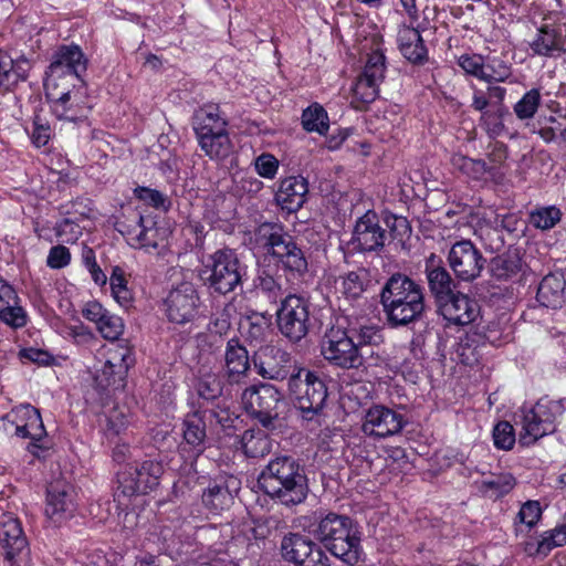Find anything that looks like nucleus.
Returning <instances> with one entry per match:
<instances>
[{
    "label": "nucleus",
    "instance_id": "obj_33",
    "mask_svg": "<svg viewBox=\"0 0 566 566\" xmlns=\"http://www.w3.org/2000/svg\"><path fill=\"white\" fill-rule=\"evenodd\" d=\"M522 270V259L517 250L507 251L491 259L490 272L497 280H509Z\"/></svg>",
    "mask_w": 566,
    "mask_h": 566
},
{
    "label": "nucleus",
    "instance_id": "obj_44",
    "mask_svg": "<svg viewBox=\"0 0 566 566\" xmlns=\"http://www.w3.org/2000/svg\"><path fill=\"white\" fill-rule=\"evenodd\" d=\"M129 424L128 410L125 407H113L106 415L105 434L108 439L119 437Z\"/></svg>",
    "mask_w": 566,
    "mask_h": 566
},
{
    "label": "nucleus",
    "instance_id": "obj_58",
    "mask_svg": "<svg viewBox=\"0 0 566 566\" xmlns=\"http://www.w3.org/2000/svg\"><path fill=\"white\" fill-rule=\"evenodd\" d=\"M277 168L279 160L271 154H262L255 159V170L263 178H274Z\"/></svg>",
    "mask_w": 566,
    "mask_h": 566
},
{
    "label": "nucleus",
    "instance_id": "obj_5",
    "mask_svg": "<svg viewBox=\"0 0 566 566\" xmlns=\"http://www.w3.org/2000/svg\"><path fill=\"white\" fill-rule=\"evenodd\" d=\"M247 266L237 252L222 248L202 260L200 279L211 294L227 295L242 285Z\"/></svg>",
    "mask_w": 566,
    "mask_h": 566
},
{
    "label": "nucleus",
    "instance_id": "obj_20",
    "mask_svg": "<svg viewBox=\"0 0 566 566\" xmlns=\"http://www.w3.org/2000/svg\"><path fill=\"white\" fill-rule=\"evenodd\" d=\"M63 83L45 82L46 97L52 103V109L60 119L76 120L85 117L83 93L80 90H63Z\"/></svg>",
    "mask_w": 566,
    "mask_h": 566
},
{
    "label": "nucleus",
    "instance_id": "obj_13",
    "mask_svg": "<svg viewBox=\"0 0 566 566\" xmlns=\"http://www.w3.org/2000/svg\"><path fill=\"white\" fill-rule=\"evenodd\" d=\"M448 263L459 281L473 282L480 277L486 259L470 240H461L449 250Z\"/></svg>",
    "mask_w": 566,
    "mask_h": 566
},
{
    "label": "nucleus",
    "instance_id": "obj_2",
    "mask_svg": "<svg viewBox=\"0 0 566 566\" xmlns=\"http://www.w3.org/2000/svg\"><path fill=\"white\" fill-rule=\"evenodd\" d=\"M380 304L391 327L420 321L426 312L423 287L407 274L390 275L380 290Z\"/></svg>",
    "mask_w": 566,
    "mask_h": 566
},
{
    "label": "nucleus",
    "instance_id": "obj_40",
    "mask_svg": "<svg viewBox=\"0 0 566 566\" xmlns=\"http://www.w3.org/2000/svg\"><path fill=\"white\" fill-rule=\"evenodd\" d=\"M551 434L549 429L542 422V419H532V411L523 410L522 431L520 432L518 442L522 446L535 443L544 436Z\"/></svg>",
    "mask_w": 566,
    "mask_h": 566
},
{
    "label": "nucleus",
    "instance_id": "obj_55",
    "mask_svg": "<svg viewBox=\"0 0 566 566\" xmlns=\"http://www.w3.org/2000/svg\"><path fill=\"white\" fill-rule=\"evenodd\" d=\"M134 195L136 198L154 208H161L164 210H167L169 208L168 198L156 189H150L147 187H137L134 189Z\"/></svg>",
    "mask_w": 566,
    "mask_h": 566
},
{
    "label": "nucleus",
    "instance_id": "obj_7",
    "mask_svg": "<svg viewBox=\"0 0 566 566\" xmlns=\"http://www.w3.org/2000/svg\"><path fill=\"white\" fill-rule=\"evenodd\" d=\"M287 386L304 420L313 421L321 416L328 394L325 381L317 373L298 368L289 378Z\"/></svg>",
    "mask_w": 566,
    "mask_h": 566
},
{
    "label": "nucleus",
    "instance_id": "obj_51",
    "mask_svg": "<svg viewBox=\"0 0 566 566\" xmlns=\"http://www.w3.org/2000/svg\"><path fill=\"white\" fill-rule=\"evenodd\" d=\"M512 75L511 65L500 57L489 59L485 69V82H505Z\"/></svg>",
    "mask_w": 566,
    "mask_h": 566
},
{
    "label": "nucleus",
    "instance_id": "obj_14",
    "mask_svg": "<svg viewBox=\"0 0 566 566\" xmlns=\"http://www.w3.org/2000/svg\"><path fill=\"white\" fill-rule=\"evenodd\" d=\"M252 361L258 374L266 379L289 380L297 371L291 354L273 345L261 346L254 353Z\"/></svg>",
    "mask_w": 566,
    "mask_h": 566
},
{
    "label": "nucleus",
    "instance_id": "obj_59",
    "mask_svg": "<svg viewBox=\"0 0 566 566\" xmlns=\"http://www.w3.org/2000/svg\"><path fill=\"white\" fill-rule=\"evenodd\" d=\"M158 539L159 543L157 545V553H166V554H172V542H174V534L169 527H163L159 532L154 531L150 533L149 537L147 538L148 542L155 543V539Z\"/></svg>",
    "mask_w": 566,
    "mask_h": 566
},
{
    "label": "nucleus",
    "instance_id": "obj_18",
    "mask_svg": "<svg viewBox=\"0 0 566 566\" xmlns=\"http://www.w3.org/2000/svg\"><path fill=\"white\" fill-rule=\"evenodd\" d=\"M385 55L379 51H375L368 56L364 71L353 87L356 101L369 104L376 99L379 84L385 78Z\"/></svg>",
    "mask_w": 566,
    "mask_h": 566
},
{
    "label": "nucleus",
    "instance_id": "obj_47",
    "mask_svg": "<svg viewBox=\"0 0 566 566\" xmlns=\"http://www.w3.org/2000/svg\"><path fill=\"white\" fill-rule=\"evenodd\" d=\"M255 289L259 294H262L272 304H275L283 296L282 284L265 271L258 275Z\"/></svg>",
    "mask_w": 566,
    "mask_h": 566
},
{
    "label": "nucleus",
    "instance_id": "obj_24",
    "mask_svg": "<svg viewBox=\"0 0 566 566\" xmlns=\"http://www.w3.org/2000/svg\"><path fill=\"white\" fill-rule=\"evenodd\" d=\"M436 306L443 318L454 325H468L480 314L478 302L460 291Z\"/></svg>",
    "mask_w": 566,
    "mask_h": 566
},
{
    "label": "nucleus",
    "instance_id": "obj_35",
    "mask_svg": "<svg viewBox=\"0 0 566 566\" xmlns=\"http://www.w3.org/2000/svg\"><path fill=\"white\" fill-rule=\"evenodd\" d=\"M226 126L227 122L219 116V109L217 106L200 108L193 118V129L196 135H202L206 132L208 134H213L227 130Z\"/></svg>",
    "mask_w": 566,
    "mask_h": 566
},
{
    "label": "nucleus",
    "instance_id": "obj_1",
    "mask_svg": "<svg viewBox=\"0 0 566 566\" xmlns=\"http://www.w3.org/2000/svg\"><path fill=\"white\" fill-rule=\"evenodd\" d=\"M258 483L264 494L286 507L303 503L310 492L304 465L291 455L272 459L261 471Z\"/></svg>",
    "mask_w": 566,
    "mask_h": 566
},
{
    "label": "nucleus",
    "instance_id": "obj_6",
    "mask_svg": "<svg viewBox=\"0 0 566 566\" xmlns=\"http://www.w3.org/2000/svg\"><path fill=\"white\" fill-rule=\"evenodd\" d=\"M322 355L331 364L344 369H357L361 366H378L382 363L381 357L376 352H370L369 356L360 352L353 343V337L346 329L332 327L328 329L321 344Z\"/></svg>",
    "mask_w": 566,
    "mask_h": 566
},
{
    "label": "nucleus",
    "instance_id": "obj_23",
    "mask_svg": "<svg viewBox=\"0 0 566 566\" xmlns=\"http://www.w3.org/2000/svg\"><path fill=\"white\" fill-rule=\"evenodd\" d=\"M76 510L75 492L73 486L64 482L51 483L48 488L46 515L60 523L73 516Z\"/></svg>",
    "mask_w": 566,
    "mask_h": 566
},
{
    "label": "nucleus",
    "instance_id": "obj_48",
    "mask_svg": "<svg viewBox=\"0 0 566 566\" xmlns=\"http://www.w3.org/2000/svg\"><path fill=\"white\" fill-rule=\"evenodd\" d=\"M493 442L496 449L511 450L516 441L515 430L509 421L497 422L492 431Z\"/></svg>",
    "mask_w": 566,
    "mask_h": 566
},
{
    "label": "nucleus",
    "instance_id": "obj_25",
    "mask_svg": "<svg viewBox=\"0 0 566 566\" xmlns=\"http://www.w3.org/2000/svg\"><path fill=\"white\" fill-rule=\"evenodd\" d=\"M308 182L302 176H290L281 180L275 193L276 203L287 212L298 211L306 201Z\"/></svg>",
    "mask_w": 566,
    "mask_h": 566
},
{
    "label": "nucleus",
    "instance_id": "obj_31",
    "mask_svg": "<svg viewBox=\"0 0 566 566\" xmlns=\"http://www.w3.org/2000/svg\"><path fill=\"white\" fill-rule=\"evenodd\" d=\"M199 145L207 156L211 159L221 160L230 156L232 153V143L227 130L202 135H197Z\"/></svg>",
    "mask_w": 566,
    "mask_h": 566
},
{
    "label": "nucleus",
    "instance_id": "obj_27",
    "mask_svg": "<svg viewBox=\"0 0 566 566\" xmlns=\"http://www.w3.org/2000/svg\"><path fill=\"white\" fill-rule=\"evenodd\" d=\"M564 29L558 24H543L536 38L531 42V49L537 55L556 56L564 52Z\"/></svg>",
    "mask_w": 566,
    "mask_h": 566
},
{
    "label": "nucleus",
    "instance_id": "obj_36",
    "mask_svg": "<svg viewBox=\"0 0 566 566\" xmlns=\"http://www.w3.org/2000/svg\"><path fill=\"white\" fill-rule=\"evenodd\" d=\"M530 410L532 411V419L541 420L542 418L546 429H549L553 433L555 431V420L564 412V406L562 400L541 398Z\"/></svg>",
    "mask_w": 566,
    "mask_h": 566
},
{
    "label": "nucleus",
    "instance_id": "obj_12",
    "mask_svg": "<svg viewBox=\"0 0 566 566\" xmlns=\"http://www.w3.org/2000/svg\"><path fill=\"white\" fill-rule=\"evenodd\" d=\"M281 554L295 566H329V558L322 547L298 533H290L282 538Z\"/></svg>",
    "mask_w": 566,
    "mask_h": 566
},
{
    "label": "nucleus",
    "instance_id": "obj_41",
    "mask_svg": "<svg viewBox=\"0 0 566 566\" xmlns=\"http://www.w3.org/2000/svg\"><path fill=\"white\" fill-rule=\"evenodd\" d=\"M302 125L307 132L325 135L329 128L326 111L319 104L308 106L302 114Z\"/></svg>",
    "mask_w": 566,
    "mask_h": 566
},
{
    "label": "nucleus",
    "instance_id": "obj_29",
    "mask_svg": "<svg viewBox=\"0 0 566 566\" xmlns=\"http://www.w3.org/2000/svg\"><path fill=\"white\" fill-rule=\"evenodd\" d=\"M400 51L402 55L413 64H422L427 61V48L420 32L415 28H406L399 34Z\"/></svg>",
    "mask_w": 566,
    "mask_h": 566
},
{
    "label": "nucleus",
    "instance_id": "obj_39",
    "mask_svg": "<svg viewBox=\"0 0 566 566\" xmlns=\"http://www.w3.org/2000/svg\"><path fill=\"white\" fill-rule=\"evenodd\" d=\"M202 503L212 512L229 509L233 503V495L223 484L209 485L202 493Z\"/></svg>",
    "mask_w": 566,
    "mask_h": 566
},
{
    "label": "nucleus",
    "instance_id": "obj_22",
    "mask_svg": "<svg viewBox=\"0 0 566 566\" xmlns=\"http://www.w3.org/2000/svg\"><path fill=\"white\" fill-rule=\"evenodd\" d=\"M154 224L151 219H145L142 213L133 211L116 222V229L135 248H157V229H154Z\"/></svg>",
    "mask_w": 566,
    "mask_h": 566
},
{
    "label": "nucleus",
    "instance_id": "obj_32",
    "mask_svg": "<svg viewBox=\"0 0 566 566\" xmlns=\"http://www.w3.org/2000/svg\"><path fill=\"white\" fill-rule=\"evenodd\" d=\"M346 332L353 337L354 345L360 352H365L366 356H369L371 350L375 352L374 347L384 343L381 328L377 325H353Z\"/></svg>",
    "mask_w": 566,
    "mask_h": 566
},
{
    "label": "nucleus",
    "instance_id": "obj_43",
    "mask_svg": "<svg viewBox=\"0 0 566 566\" xmlns=\"http://www.w3.org/2000/svg\"><path fill=\"white\" fill-rule=\"evenodd\" d=\"M452 166L473 179H481L485 174L493 170V167H490L484 160L472 159L462 155L452 157Z\"/></svg>",
    "mask_w": 566,
    "mask_h": 566
},
{
    "label": "nucleus",
    "instance_id": "obj_11",
    "mask_svg": "<svg viewBox=\"0 0 566 566\" xmlns=\"http://www.w3.org/2000/svg\"><path fill=\"white\" fill-rule=\"evenodd\" d=\"M29 543L20 522L13 517L0 521V562L4 566H27Z\"/></svg>",
    "mask_w": 566,
    "mask_h": 566
},
{
    "label": "nucleus",
    "instance_id": "obj_57",
    "mask_svg": "<svg viewBox=\"0 0 566 566\" xmlns=\"http://www.w3.org/2000/svg\"><path fill=\"white\" fill-rule=\"evenodd\" d=\"M541 516L542 509L539 502L527 501L521 506L516 515V521L532 528L539 521Z\"/></svg>",
    "mask_w": 566,
    "mask_h": 566
},
{
    "label": "nucleus",
    "instance_id": "obj_42",
    "mask_svg": "<svg viewBox=\"0 0 566 566\" xmlns=\"http://www.w3.org/2000/svg\"><path fill=\"white\" fill-rule=\"evenodd\" d=\"M342 293L349 300L359 298L366 290L367 272L364 269L348 272L342 277Z\"/></svg>",
    "mask_w": 566,
    "mask_h": 566
},
{
    "label": "nucleus",
    "instance_id": "obj_19",
    "mask_svg": "<svg viewBox=\"0 0 566 566\" xmlns=\"http://www.w3.org/2000/svg\"><path fill=\"white\" fill-rule=\"evenodd\" d=\"M424 274L436 305L459 292V280L453 277L440 256L431 253L424 261Z\"/></svg>",
    "mask_w": 566,
    "mask_h": 566
},
{
    "label": "nucleus",
    "instance_id": "obj_10",
    "mask_svg": "<svg viewBox=\"0 0 566 566\" xmlns=\"http://www.w3.org/2000/svg\"><path fill=\"white\" fill-rule=\"evenodd\" d=\"M163 473L164 467L156 460L130 465L117 475L118 491L128 497L147 494L159 485Z\"/></svg>",
    "mask_w": 566,
    "mask_h": 566
},
{
    "label": "nucleus",
    "instance_id": "obj_30",
    "mask_svg": "<svg viewBox=\"0 0 566 566\" xmlns=\"http://www.w3.org/2000/svg\"><path fill=\"white\" fill-rule=\"evenodd\" d=\"M21 411L27 421L24 424L17 426L15 434L21 438H30L33 442L30 444L29 449L32 453L36 454L31 447L40 449L41 447L35 442L40 441L45 436V429L40 411L31 406L24 407Z\"/></svg>",
    "mask_w": 566,
    "mask_h": 566
},
{
    "label": "nucleus",
    "instance_id": "obj_53",
    "mask_svg": "<svg viewBox=\"0 0 566 566\" xmlns=\"http://www.w3.org/2000/svg\"><path fill=\"white\" fill-rule=\"evenodd\" d=\"M0 318L13 328H20L27 324L24 310L18 305H10V301H6V305L0 306Z\"/></svg>",
    "mask_w": 566,
    "mask_h": 566
},
{
    "label": "nucleus",
    "instance_id": "obj_9",
    "mask_svg": "<svg viewBox=\"0 0 566 566\" xmlns=\"http://www.w3.org/2000/svg\"><path fill=\"white\" fill-rule=\"evenodd\" d=\"M280 333L292 343H298L310 331V303L295 294L285 296L276 311Z\"/></svg>",
    "mask_w": 566,
    "mask_h": 566
},
{
    "label": "nucleus",
    "instance_id": "obj_49",
    "mask_svg": "<svg viewBox=\"0 0 566 566\" xmlns=\"http://www.w3.org/2000/svg\"><path fill=\"white\" fill-rule=\"evenodd\" d=\"M541 103V94L532 88L515 104L514 112L520 119H528L534 116Z\"/></svg>",
    "mask_w": 566,
    "mask_h": 566
},
{
    "label": "nucleus",
    "instance_id": "obj_63",
    "mask_svg": "<svg viewBox=\"0 0 566 566\" xmlns=\"http://www.w3.org/2000/svg\"><path fill=\"white\" fill-rule=\"evenodd\" d=\"M231 328V317L224 307L209 324V331L213 334L226 335Z\"/></svg>",
    "mask_w": 566,
    "mask_h": 566
},
{
    "label": "nucleus",
    "instance_id": "obj_28",
    "mask_svg": "<svg viewBox=\"0 0 566 566\" xmlns=\"http://www.w3.org/2000/svg\"><path fill=\"white\" fill-rule=\"evenodd\" d=\"M565 279L563 274L551 273L541 281L536 298L545 307H559L564 298Z\"/></svg>",
    "mask_w": 566,
    "mask_h": 566
},
{
    "label": "nucleus",
    "instance_id": "obj_8",
    "mask_svg": "<svg viewBox=\"0 0 566 566\" xmlns=\"http://www.w3.org/2000/svg\"><path fill=\"white\" fill-rule=\"evenodd\" d=\"M281 400V392L270 384L252 386L242 394V403L245 410L270 431L280 426L277 407Z\"/></svg>",
    "mask_w": 566,
    "mask_h": 566
},
{
    "label": "nucleus",
    "instance_id": "obj_21",
    "mask_svg": "<svg viewBox=\"0 0 566 566\" xmlns=\"http://www.w3.org/2000/svg\"><path fill=\"white\" fill-rule=\"evenodd\" d=\"M386 241V230L380 226L378 216L368 210L354 227L350 243L359 252L379 251Z\"/></svg>",
    "mask_w": 566,
    "mask_h": 566
},
{
    "label": "nucleus",
    "instance_id": "obj_38",
    "mask_svg": "<svg viewBox=\"0 0 566 566\" xmlns=\"http://www.w3.org/2000/svg\"><path fill=\"white\" fill-rule=\"evenodd\" d=\"M243 452L249 458H261L270 452L271 443L261 430H245L241 437Z\"/></svg>",
    "mask_w": 566,
    "mask_h": 566
},
{
    "label": "nucleus",
    "instance_id": "obj_37",
    "mask_svg": "<svg viewBox=\"0 0 566 566\" xmlns=\"http://www.w3.org/2000/svg\"><path fill=\"white\" fill-rule=\"evenodd\" d=\"M184 439L191 447L202 451L206 440V422L200 412L188 415L184 421Z\"/></svg>",
    "mask_w": 566,
    "mask_h": 566
},
{
    "label": "nucleus",
    "instance_id": "obj_52",
    "mask_svg": "<svg viewBox=\"0 0 566 566\" xmlns=\"http://www.w3.org/2000/svg\"><path fill=\"white\" fill-rule=\"evenodd\" d=\"M223 392V384L216 374L205 375L198 384V394L206 400H213Z\"/></svg>",
    "mask_w": 566,
    "mask_h": 566
},
{
    "label": "nucleus",
    "instance_id": "obj_60",
    "mask_svg": "<svg viewBox=\"0 0 566 566\" xmlns=\"http://www.w3.org/2000/svg\"><path fill=\"white\" fill-rule=\"evenodd\" d=\"M71 261V253L64 245H55L50 249L46 264L51 269H61L66 266Z\"/></svg>",
    "mask_w": 566,
    "mask_h": 566
},
{
    "label": "nucleus",
    "instance_id": "obj_34",
    "mask_svg": "<svg viewBox=\"0 0 566 566\" xmlns=\"http://www.w3.org/2000/svg\"><path fill=\"white\" fill-rule=\"evenodd\" d=\"M271 318L265 313L251 312L241 322V329L250 343H262L265 340Z\"/></svg>",
    "mask_w": 566,
    "mask_h": 566
},
{
    "label": "nucleus",
    "instance_id": "obj_46",
    "mask_svg": "<svg viewBox=\"0 0 566 566\" xmlns=\"http://www.w3.org/2000/svg\"><path fill=\"white\" fill-rule=\"evenodd\" d=\"M515 485V479L511 473L492 475L481 482L480 490L490 496L500 497L507 494Z\"/></svg>",
    "mask_w": 566,
    "mask_h": 566
},
{
    "label": "nucleus",
    "instance_id": "obj_64",
    "mask_svg": "<svg viewBox=\"0 0 566 566\" xmlns=\"http://www.w3.org/2000/svg\"><path fill=\"white\" fill-rule=\"evenodd\" d=\"M482 229V238L485 240V244L488 248H490L492 251H499L504 245V239L501 234V232L497 230V227H484Z\"/></svg>",
    "mask_w": 566,
    "mask_h": 566
},
{
    "label": "nucleus",
    "instance_id": "obj_16",
    "mask_svg": "<svg viewBox=\"0 0 566 566\" xmlns=\"http://www.w3.org/2000/svg\"><path fill=\"white\" fill-rule=\"evenodd\" d=\"M86 69L87 60L78 45H62L53 55L46 82L52 78L59 83H63L67 77L80 78Z\"/></svg>",
    "mask_w": 566,
    "mask_h": 566
},
{
    "label": "nucleus",
    "instance_id": "obj_45",
    "mask_svg": "<svg viewBox=\"0 0 566 566\" xmlns=\"http://www.w3.org/2000/svg\"><path fill=\"white\" fill-rule=\"evenodd\" d=\"M560 210L554 206H551L531 211L528 221L536 229L549 230L560 221Z\"/></svg>",
    "mask_w": 566,
    "mask_h": 566
},
{
    "label": "nucleus",
    "instance_id": "obj_17",
    "mask_svg": "<svg viewBox=\"0 0 566 566\" xmlns=\"http://www.w3.org/2000/svg\"><path fill=\"white\" fill-rule=\"evenodd\" d=\"M407 424V419L400 412L376 405L365 415L361 430L365 434L376 438H388L399 433Z\"/></svg>",
    "mask_w": 566,
    "mask_h": 566
},
{
    "label": "nucleus",
    "instance_id": "obj_4",
    "mask_svg": "<svg viewBox=\"0 0 566 566\" xmlns=\"http://www.w3.org/2000/svg\"><path fill=\"white\" fill-rule=\"evenodd\" d=\"M255 238L285 272L297 277L307 273L308 262L305 252L282 224L263 222L256 228Z\"/></svg>",
    "mask_w": 566,
    "mask_h": 566
},
{
    "label": "nucleus",
    "instance_id": "obj_15",
    "mask_svg": "<svg viewBox=\"0 0 566 566\" xmlns=\"http://www.w3.org/2000/svg\"><path fill=\"white\" fill-rule=\"evenodd\" d=\"M200 296L190 282H182L172 289L165 300L166 314L170 322L186 324L198 313Z\"/></svg>",
    "mask_w": 566,
    "mask_h": 566
},
{
    "label": "nucleus",
    "instance_id": "obj_54",
    "mask_svg": "<svg viewBox=\"0 0 566 566\" xmlns=\"http://www.w3.org/2000/svg\"><path fill=\"white\" fill-rule=\"evenodd\" d=\"M102 336L108 340H116L123 334L124 324L120 317L107 313L97 325Z\"/></svg>",
    "mask_w": 566,
    "mask_h": 566
},
{
    "label": "nucleus",
    "instance_id": "obj_3",
    "mask_svg": "<svg viewBox=\"0 0 566 566\" xmlns=\"http://www.w3.org/2000/svg\"><path fill=\"white\" fill-rule=\"evenodd\" d=\"M307 532L333 556L354 566L363 553L357 524L347 515L328 512L314 516Z\"/></svg>",
    "mask_w": 566,
    "mask_h": 566
},
{
    "label": "nucleus",
    "instance_id": "obj_61",
    "mask_svg": "<svg viewBox=\"0 0 566 566\" xmlns=\"http://www.w3.org/2000/svg\"><path fill=\"white\" fill-rule=\"evenodd\" d=\"M386 226L390 229L394 238H403L410 232V226L405 217L388 214L385 218Z\"/></svg>",
    "mask_w": 566,
    "mask_h": 566
},
{
    "label": "nucleus",
    "instance_id": "obj_26",
    "mask_svg": "<svg viewBox=\"0 0 566 566\" xmlns=\"http://www.w3.org/2000/svg\"><path fill=\"white\" fill-rule=\"evenodd\" d=\"M250 369L247 348L237 337L227 342L224 352V375L230 384H239Z\"/></svg>",
    "mask_w": 566,
    "mask_h": 566
},
{
    "label": "nucleus",
    "instance_id": "obj_62",
    "mask_svg": "<svg viewBox=\"0 0 566 566\" xmlns=\"http://www.w3.org/2000/svg\"><path fill=\"white\" fill-rule=\"evenodd\" d=\"M51 137V128L46 123H43L39 116L34 117L32 140L36 147H41L48 144Z\"/></svg>",
    "mask_w": 566,
    "mask_h": 566
},
{
    "label": "nucleus",
    "instance_id": "obj_50",
    "mask_svg": "<svg viewBox=\"0 0 566 566\" xmlns=\"http://www.w3.org/2000/svg\"><path fill=\"white\" fill-rule=\"evenodd\" d=\"M566 544V524L557 525L554 530L545 532L538 542L537 552L549 553L553 548Z\"/></svg>",
    "mask_w": 566,
    "mask_h": 566
},
{
    "label": "nucleus",
    "instance_id": "obj_56",
    "mask_svg": "<svg viewBox=\"0 0 566 566\" xmlns=\"http://www.w3.org/2000/svg\"><path fill=\"white\" fill-rule=\"evenodd\" d=\"M459 65L464 70L465 73L475 76L479 80L485 81V69L486 62L481 55H461L459 59Z\"/></svg>",
    "mask_w": 566,
    "mask_h": 566
}]
</instances>
